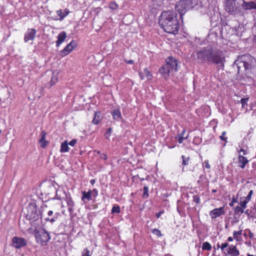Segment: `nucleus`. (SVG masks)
Returning <instances> with one entry per match:
<instances>
[{"mask_svg": "<svg viewBox=\"0 0 256 256\" xmlns=\"http://www.w3.org/2000/svg\"><path fill=\"white\" fill-rule=\"evenodd\" d=\"M91 196L92 198H96L98 196V190L96 188H94L92 190Z\"/></svg>", "mask_w": 256, "mask_h": 256, "instance_id": "obj_40", "label": "nucleus"}, {"mask_svg": "<svg viewBox=\"0 0 256 256\" xmlns=\"http://www.w3.org/2000/svg\"><path fill=\"white\" fill-rule=\"evenodd\" d=\"M242 230H240L238 231H234L233 232L234 238L236 242H240L242 240Z\"/></svg>", "mask_w": 256, "mask_h": 256, "instance_id": "obj_25", "label": "nucleus"}, {"mask_svg": "<svg viewBox=\"0 0 256 256\" xmlns=\"http://www.w3.org/2000/svg\"><path fill=\"white\" fill-rule=\"evenodd\" d=\"M234 239V237H233V238H232V236H229V237L228 238V242H230L233 241Z\"/></svg>", "mask_w": 256, "mask_h": 256, "instance_id": "obj_59", "label": "nucleus"}, {"mask_svg": "<svg viewBox=\"0 0 256 256\" xmlns=\"http://www.w3.org/2000/svg\"><path fill=\"white\" fill-rule=\"evenodd\" d=\"M34 236L37 242L40 244L42 246H46L50 238L49 233L44 229L38 230L34 228Z\"/></svg>", "mask_w": 256, "mask_h": 256, "instance_id": "obj_4", "label": "nucleus"}, {"mask_svg": "<svg viewBox=\"0 0 256 256\" xmlns=\"http://www.w3.org/2000/svg\"><path fill=\"white\" fill-rule=\"evenodd\" d=\"M112 118L114 120L119 121L122 118V114L119 108L114 109L111 112Z\"/></svg>", "mask_w": 256, "mask_h": 256, "instance_id": "obj_20", "label": "nucleus"}, {"mask_svg": "<svg viewBox=\"0 0 256 256\" xmlns=\"http://www.w3.org/2000/svg\"><path fill=\"white\" fill-rule=\"evenodd\" d=\"M124 62L126 64H134V61L133 60H124Z\"/></svg>", "mask_w": 256, "mask_h": 256, "instance_id": "obj_52", "label": "nucleus"}, {"mask_svg": "<svg viewBox=\"0 0 256 256\" xmlns=\"http://www.w3.org/2000/svg\"><path fill=\"white\" fill-rule=\"evenodd\" d=\"M256 62V60L250 54H244L236 60L237 64L240 67L242 65L246 70L251 68V66L254 62Z\"/></svg>", "mask_w": 256, "mask_h": 256, "instance_id": "obj_5", "label": "nucleus"}, {"mask_svg": "<svg viewBox=\"0 0 256 256\" xmlns=\"http://www.w3.org/2000/svg\"><path fill=\"white\" fill-rule=\"evenodd\" d=\"M212 246L210 243L208 242H203L202 244V250H204L210 251L212 250Z\"/></svg>", "mask_w": 256, "mask_h": 256, "instance_id": "obj_28", "label": "nucleus"}, {"mask_svg": "<svg viewBox=\"0 0 256 256\" xmlns=\"http://www.w3.org/2000/svg\"><path fill=\"white\" fill-rule=\"evenodd\" d=\"M82 256H91L90 251L88 250V248H85L82 252Z\"/></svg>", "mask_w": 256, "mask_h": 256, "instance_id": "obj_38", "label": "nucleus"}, {"mask_svg": "<svg viewBox=\"0 0 256 256\" xmlns=\"http://www.w3.org/2000/svg\"><path fill=\"white\" fill-rule=\"evenodd\" d=\"M226 252H224V256L230 255L232 256H238L240 254V251L237 248L236 246L231 244L228 246L226 249Z\"/></svg>", "mask_w": 256, "mask_h": 256, "instance_id": "obj_12", "label": "nucleus"}, {"mask_svg": "<svg viewBox=\"0 0 256 256\" xmlns=\"http://www.w3.org/2000/svg\"><path fill=\"white\" fill-rule=\"evenodd\" d=\"M152 232L158 236H162L161 232L158 228L153 229Z\"/></svg>", "mask_w": 256, "mask_h": 256, "instance_id": "obj_44", "label": "nucleus"}, {"mask_svg": "<svg viewBox=\"0 0 256 256\" xmlns=\"http://www.w3.org/2000/svg\"><path fill=\"white\" fill-rule=\"evenodd\" d=\"M192 5V1L190 0H180V2L176 3L175 6V10L180 14V17L182 21L183 16L186 12L187 8L188 7H191Z\"/></svg>", "mask_w": 256, "mask_h": 256, "instance_id": "obj_6", "label": "nucleus"}, {"mask_svg": "<svg viewBox=\"0 0 256 256\" xmlns=\"http://www.w3.org/2000/svg\"><path fill=\"white\" fill-rule=\"evenodd\" d=\"M232 202L236 203L238 202V198H237L235 197L234 196H233L232 198Z\"/></svg>", "mask_w": 256, "mask_h": 256, "instance_id": "obj_54", "label": "nucleus"}, {"mask_svg": "<svg viewBox=\"0 0 256 256\" xmlns=\"http://www.w3.org/2000/svg\"><path fill=\"white\" fill-rule=\"evenodd\" d=\"M204 165L205 167L207 168V169H210V164H209V162L208 160H205L204 162Z\"/></svg>", "mask_w": 256, "mask_h": 256, "instance_id": "obj_46", "label": "nucleus"}, {"mask_svg": "<svg viewBox=\"0 0 256 256\" xmlns=\"http://www.w3.org/2000/svg\"><path fill=\"white\" fill-rule=\"evenodd\" d=\"M112 214L116 213L120 214V208L119 206H114L112 209Z\"/></svg>", "mask_w": 256, "mask_h": 256, "instance_id": "obj_34", "label": "nucleus"}, {"mask_svg": "<svg viewBox=\"0 0 256 256\" xmlns=\"http://www.w3.org/2000/svg\"><path fill=\"white\" fill-rule=\"evenodd\" d=\"M118 7V4L114 2H112L110 3L109 8L112 10H116Z\"/></svg>", "mask_w": 256, "mask_h": 256, "instance_id": "obj_36", "label": "nucleus"}, {"mask_svg": "<svg viewBox=\"0 0 256 256\" xmlns=\"http://www.w3.org/2000/svg\"><path fill=\"white\" fill-rule=\"evenodd\" d=\"M78 46L76 41L72 40L60 52L62 57L65 56L72 52Z\"/></svg>", "mask_w": 256, "mask_h": 256, "instance_id": "obj_8", "label": "nucleus"}, {"mask_svg": "<svg viewBox=\"0 0 256 256\" xmlns=\"http://www.w3.org/2000/svg\"><path fill=\"white\" fill-rule=\"evenodd\" d=\"M57 218H58V216L56 217L55 216H54L53 218H52L48 217V218H45L44 220L46 222H50L52 223H53L56 222Z\"/></svg>", "mask_w": 256, "mask_h": 256, "instance_id": "obj_45", "label": "nucleus"}, {"mask_svg": "<svg viewBox=\"0 0 256 256\" xmlns=\"http://www.w3.org/2000/svg\"><path fill=\"white\" fill-rule=\"evenodd\" d=\"M148 190H149V188H148V186H144V188H143L144 192H143V194L142 196V197L143 198L146 199L148 198V196H149Z\"/></svg>", "mask_w": 256, "mask_h": 256, "instance_id": "obj_29", "label": "nucleus"}, {"mask_svg": "<svg viewBox=\"0 0 256 256\" xmlns=\"http://www.w3.org/2000/svg\"><path fill=\"white\" fill-rule=\"evenodd\" d=\"M238 160V166L242 169L246 167V164L249 162L246 157L241 154H239Z\"/></svg>", "mask_w": 256, "mask_h": 256, "instance_id": "obj_16", "label": "nucleus"}, {"mask_svg": "<svg viewBox=\"0 0 256 256\" xmlns=\"http://www.w3.org/2000/svg\"><path fill=\"white\" fill-rule=\"evenodd\" d=\"M47 132L45 130H42L40 133V138L38 140V142L42 148H45L48 144V142L46 140Z\"/></svg>", "mask_w": 256, "mask_h": 256, "instance_id": "obj_13", "label": "nucleus"}, {"mask_svg": "<svg viewBox=\"0 0 256 256\" xmlns=\"http://www.w3.org/2000/svg\"><path fill=\"white\" fill-rule=\"evenodd\" d=\"M253 130H254L253 128H250L249 132L250 133L252 132H253Z\"/></svg>", "mask_w": 256, "mask_h": 256, "instance_id": "obj_63", "label": "nucleus"}, {"mask_svg": "<svg viewBox=\"0 0 256 256\" xmlns=\"http://www.w3.org/2000/svg\"><path fill=\"white\" fill-rule=\"evenodd\" d=\"M144 74L148 80H150L152 79V75L148 68H145L144 70Z\"/></svg>", "mask_w": 256, "mask_h": 256, "instance_id": "obj_30", "label": "nucleus"}, {"mask_svg": "<svg viewBox=\"0 0 256 256\" xmlns=\"http://www.w3.org/2000/svg\"><path fill=\"white\" fill-rule=\"evenodd\" d=\"M166 64L172 72H176L178 70V60L176 58L172 56H169L166 60Z\"/></svg>", "mask_w": 256, "mask_h": 256, "instance_id": "obj_9", "label": "nucleus"}, {"mask_svg": "<svg viewBox=\"0 0 256 256\" xmlns=\"http://www.w3.org/2000/svg\"><path fill=\"white\" fill-rule=\"evenodd\" d=\"M158 23L160 28L166 32L176 34L178 32L180 24L177 14L173 10H164L159 17Z\"/></svg>", "mask_w": 256, "mask_h": 256, "instance_id": "obj_1", "label": "nucleus"}, {"mask_svg": "<svg viewBox=\"0 0 256 256\" xmlns=\"http://www.w3.org/2000/svg\"><path fill=\"white\" fill-rule=\"evenodd\" d=\"M96 153H97L98 154H100V156L101 155V154H102L101 153V152H100V150H98V151L96 152Z\"/></svg>", "mask_w": 256, "mask_h": 256, "instance_id": "obj_62", "label": "nucleus"}, {"mask_svg": "<svg viewBox=\"0 0 256 256\" xmlns=\"http://www.w3.org/2000/svg\"><path fill=\"white\" fill-rule=\"evenodd\" d=\"M225 10L228 13H232L234 10V4L230 1H228L225 6Z\"/></svg>", "mask_w": 256, "mask_h": 256, "instance_id": "obj_26", "label": "nucleus"}, {"mask_svg": "<svg viewBox=\"0 0 256 256\" xmlns=\"http://www.w3.org/2000/svg\"><path fill=\"white\" fill-rule=\"evenodd\" d=\"M102 119V114L100 111L94 112V118L92 120V122L94 124L98 125L100 124Z\"/></svg>", "mask_w": 256, "mask_h": 256, "instance_id": "obj_17", "label": "nucleus"}, {"mask_svg": "<svg viewBox=\"0 0 256 256\" xmlns=\"http://www.w3.org/2000/svg\"><path fill=\"white\" fill-rule=\"evenodd\" d=\"M70 150V148L68 146V140H64L60 145V152L62 153L68 152Z\"/></svg>", "mask_w": 256, "mask_h": 256, "instance_id": "obj_24", "label": "nucleus"}, {"mask_svg": "<svg viewBox=\"0 0 256 256\" xmlns=\"http://www.w3.org/2000/svg\"><path fill=\"white\" fill-rule=\"evenodd\" d=\"M234 210V214L240 215L244 212V209L239 206H236Z\"/></svg>", "mask_w": 256, "mask_h": 256, "instance_id": "obj_27", "label": "nucleus"}, {"mask_svg": "<svg viewBox=\"0 0 256 256\" xmlns=\"http://www.w3.org/2000/svg\"><path fill=\"white\" fill-rule=\"evenodd\" d=\"M28 232L30 234H34V230H33V228H30L28 230Z\"/></svg>", "mask_w": 256, "mask_h": 256, "instance_id": "obj_55", "label": "nucleus"}, {"mask_svg": "<svg viewBox=\"0 0 256 256\" xmlns=\"http://www.w3.org/2000/svg\"><path fill=\"white\" fill-rule=\"evenodd\" d=\"M193 202L196 203L197 204L200 203V197L198 195H194L192 196Z\"/></svg>", "mask_w": 256, "mask_h": 256, "instance_id": "obj_41", "label": "nucleus"}, {"mask_svg": "<svg viewBox=\"0 0 256 256\" xmlns=\"http://www.w3.org/2000/svg\"><path fill=\"white\" fill-rule=\"evenodd\" d=\"M66 38V34L63 31L60 32L58 36V40L56 41V46L58 47L60 44L64 42Z\"/></svg>", "mask_w": 256, "mask_h": 256, "instance_id": "obj_18", "label": "nucleus"}, {"mask_svg": "<svg viewBox=\"0 0 256 256\" xmlns=\"http://www.w3.org/2000/svg\"><path fill=\"white\" fill-rule=\"evenodd\" d=\"M100 158L102 159L106 160L108 159V156H107L106 154H104V153H102V154H101V155L100 156Z\"/></svg>", "mask_w": 256, "mask_h": 256, "instance_id": "obj_48", "label": "nucleus"}, {"mask_svg": "<svg viewBox=\"0 0 256 256\" xmlns=\"http://www.w3.org/2000/svg\"><path fill=\"white\" fill-rule=\"evenodd\" d=\"M234 202H231L229 204V206H230V207H232L234 206Z\"/></svg>", "mask_w": 256, "mask_h": 256, "instance_id": "obj_61", "label": "nucleus"}, {"mask_svg": "<svg viewBox=\"0 0 256 256\" xmlns=\"http://www.w3.org/2000/svg\"><path fill=\"white\" fill-rule=\"evenodd\" d=\"M160 73L162 75V77L165 79H167L169 76V74L172 72L171 70L164 64L161 66L158 70Z\"/></svg>", "mask_w": 256, "mask_h": 256, "instance_id": "obj_14", "label": "nucleus"}, {"mask_svg": "<svg viewBox=\"0 0 256 256\" xmlns=\"http://www.w3.org/2000/svg\"><path fill=\"white\" fill-rule=\"evenodd\" d=\"M248 236L250 238H253L254 237V234L250 231H249Z\"/></svg>", "mask_w": 256, "mask_h": 256, "instance_id": "obj_57", "label": "nucleus"}, {"mask_svg": "<svg viewBox=\"0 0 256 256\" xmlns=\"http://www.w3.org/2000/svg\"><path fill=\"white\" fill-rule=\"evenodd\" d=\"M76 140L73 139L70 140L69 143H68V144H70L72 146H74L76 145Z\"/></svg>", "mask_w": 256, "mask_h": 256, "instance_id": "obj_47", "label": "nucleus"}, {"mask_svg": "<svg viewBox=\"0 0 256 256\" xmlns=\"http://www.w3.org/2000/svg\"><path fill=\"white\" fill-rule=\"evenodd\" d=\"M249 98H242L240 100V103L242 106V108H245L248 106V100Z\"/></svg>", "mask_w": 256, "mask_h": 256, "instance_id": "obj_35", "label": "nucleus"}, {"mask_svg": "<svg viewBox=\"0 0 256 256\" xmlns=\"http://www.w3.org/2000/svg\"><path fill=\"white\" fill-rule=\"evenodd\" d=\"M139 76L142 80H144L146 77L144 72H139Z\"/></svg>", "mask_w": 256, "mask_h": 256, "instance_id": "obj_51", "label": "nucleus"}, {"mask_svg": "<svg viewBox=\"0 0 256 256\" xmlns=\"http://www.w3.org/2000/svg\"><path fill=\"white\" fill-rule=\"evenodd\" d=\"M26 212H24L26 218L32 224L39 221L42 217V213L38 210L35 202H30L26 208Z\"/></svg>", "mask_w": 256, "mask_h": 256, "instance_id": "obj_3", "label": "nucleus"}, {"mask_svg": "<svg viewBox=\"0 0 256 256\" xmlns=\"http://www.w3.org/2000/svg\"><path fill=\"white\" fill-rule=\"evenodd\" d=\"M242 8L246 10H251L252 9L256 8V2H246L244 0L243 3L242 4Z\"/></svg>", "mask_w": 256, "mask_h": 256, "instance_id": "obj_15", "label": "nucleus"}, {"mask_svg": "<svg viewBox=\"0 0 256 256\" xmlns=\"http://www.w3.org/2000/svg\"><path fill=\"white\" fill-rule=\"evenodd\" d=\"M58 82V74H55L54 72L52 73V76L51 77V80L50 82L48 83V85H49V88L52 87V86L56 84Z\"/></svg>", "mask_w": 256, "mask_h": 256, "instance_id": "obj_23", "label": "nucleus"}, {"mask_svg": "<svg viewBox=\"0 0 256 256\" xmlns=\"http://www.w3.org/2000/svg\"><path fill=\"white\" fill-rule=\"evenodd\" d=\"M186 129H184L182 130V132L180 133V134H178L177 135V136H184V134H186Z\"/></svg>", "mask_w": 256, "mask_h": 256, "instance_id": "obj_50", "label": "nucleus"}, {"mask_svg": "<svg viewBox=\"0 0 256 256\" xmlns=\"http://www.w3.org/2000/svg\"><path fill=\"white\" fill-rule=\"evenodd\" d=\"M27 244V240L23 238L14 236L12 239V246L17 249L26 246Z\"/></svg>", "mask_w": 256, "mask_h": 256, "instance_id": "obj_7", "label": "nucleus"}, {"mask_svg": "<svg viewBox=\"0 0 256 256\" xmlns=\"http://www.w3.org/2000/svg\"><path fill=\"white\" fill-rule=\"evenodd\" d=\"M53 213L54 212L52 210H49L48 212V215L50 216H52L53 214Z\"/></svg>", "mask_w": 256, "mask_h": 256, "instance_id": "obj_58", "label": "nucleus"}, {"mask_svg": "<svg viewBox=\"0 0 256 256\" xmlns=\"http://www.w3.org/2000/svg\"><path fill=\"white\" fill-rule=\"evenodd\" d=\"M248 202L246 199H244V198H240V206L242 208L244 209H245L247 206V204Z\"/></svg>", "mask_w": 256, "mask_h": 256, "instance_id": "obj_31", "label": "nucleus"}, {"mask_svg": "<svg viewBox=\"0 0 256 256\" xmlns=\"http://www.w3.org/2000/svg\"><path fill=\"white\" fill-rule=\"evenodd\" d=\"M247 256H254V255H252V254H247Z\"/></svg>", "mask_w": 256, "mask_h": 256, "instance_id": "obj_64", "label": "nucleus"}, {"mask_svg": "<svg viewBox=\"0 0 256 256\" xmlns=\"http://www.w3.org/2000/svg\"><path fill=\"white\" fill-rule=\"evenodd\" d=\"M182 165L184 166H188L189 164V162L190 160V157H186L184 156H182Z\"/></svg>", "mask_w": 256, "mask_h": 256, "instance_id": "obj_32", "label": "nucleus"}, {"mask_svg": "<svg viewBox=\"0 0 256 256\" xmlns=\"http://www.w3.org/2000/svg\"><path fill=\"white\" fill-rule=\"evenodd\" d=\"M253 194H254L253 190H250L249 192L248 196L244 198V199H246L247 201H248L249 202L252 198V196Z\"/></svg>", "mask_w": 256, "mask_h": 256, "instance_id": "obj_39", "label": "nucleus"}, {"mask_svg": "<svg viewBox=\"0 0 256 256\" xmlns=\"http://www.w3.org/2000/svg\"><path fill=\"white\" fill-rule=\"evenodd\" d=\"M226 132H223L222 134V135L220 136V138L222 140L225 141L226 142H227L228 138L226 136Z\"/></svg>", "mask_w": 256, "mask_h": 256, "instance_id": "obj_43", "label": "nucleus"}, {"mask_svg": "<svg viewBox=\"0 0 256 256\" xmlns=\"http://www.w3.org/2000/svg\"><path fill=\"white\" fill-rule=\"evenodd\" d=\"M240 152H242L243 155H246L248 154L247 151L243 148H240L239 151V154H240Z\"/></svg>", "mask_w": 256, "mask_h": 256, "instance_id": "obj_53", "label": "nucleus"}, {"mask_svg": "<svg viewBox=\"0 0 256 256\" xmlns=\"http://www.w3.org/2000/svg\"><path fill=\"white\" fill-rule=\"evenodd\" d=\"M228 246V242L222 243L220 246L218 243L216 244L217 249H218L220 248L222 251L224 252V248H226Z\"/></svg>", "mask_w": 256, "mask_h": 256, "instance_id": "obj_33", "label": "nucleus"}, {"mask_svg": "<svg viewBox=\"0 0 256 256\" xmlns=\"http://www.w3.org/2000/svg\"><path fill=\"white\" fill-rule=\"evenodd\" d=\"M112 132V128H109L107 129L106 132L104 134V136L106 138H109V137L110 136Z\"/></svg>", "mask_w": 256, "mask_h": 256, "instance_id": "obj_42", "label": "nucleus"}, {"mask_svg": "<svg viewBox=\"0 0 256 256\" xmlns=\"http://www.w3.org/2000/svg\"><path fill=\"white\" fill-rule=\"evenodd\" d=\"M56 14L60 17L59 20H62L66 18L70 13V10L68 8H66L64 12H62V10H58L56 11Z\"/></svg>", "mask_w": 256, "mask_h": 256, "instance_id": "obj_21", "label": "nucleus"}, {"mask_svg": "<svg viewBox=\"0 0 256 256\" xmlns=\"http://www.w3.org/2000/svg\"><path fill=\"white\" fill-rule=\"evenodd\" d=\"M164 213V210H161V211H160L159 212H157L156 214V218H159L161 215Z\"/></svg>", "mask_w": 256, "mask_h": 256, "instance_id": "obj_49", "label": "nucleus"}, {"mask_svg": "<svg viewBox=\"0 0 256 256\" xmlns=\"http://www.w3.org/2000/svg\"><path fill=\"white\" fill-rule=\"evenodd\" d=\"M66 202L68 208V212L71 214L74 210V202L71 196H66Z\"/></svg>", "mask_w": 256, "mask_h": 256, "instance_id": "obj_19", "label": "nucleus"}, {"mask_svg": "<svg viewBox=\"0 0 256 256\" xmlns=\"http://www.w3.org/2000/svg\"><path fill=\"white\" fill-rule=\"evenodd\" d=\"M193 142H194V144H197V143L198 144V143H199V142H200V140H199V138H198H198L195 137V138H194V140Z\"/></svg>", "mask_w": 256, "mask_h": 256, "instance_id": "obj_56", "label": "nucleus"}, {"mask_svg": "<svg viewBox=\"0 0 256 256\" xmlns=\"http://www.w3.org/2000/svg\"><path fill=\"white\" fill-rule=\"evenodd\" d=\"M188 134L186 136H176V138L178 140V142L179 144H182L184 140H186L188 138Z\"/></svg>", "mask_w": 256, "mask_h": 256, "instance_id": "obj_37", "label": "nucleus"}, {"mask_svg": "<svg viewBox=\"0 0 256 256\" xmlns=\"http://www.w3.org/2000/svg\"><path fill=\"white\" fill-rule=\"evenodd\" d=\"M198 58L206 61L208 64H212L218 68L224 69L226 62V56L224 52L220 50L203 49L197 52Z\"/></svg>", "mask_w": 256, "mask_h": 256, "instance_id": "obj_2", "label": "nucleus"}, {"mask_svg": "<svg viewBox=\"0 0 256 256\" xmlns=\"http://www.w3.org/2000/svg\"><path fill=\"white\" fill-rule=\"evenodd\" d=\"M96 182V180L94 179H92L90 180V183L92 184H94Z\"/></svg>", "mask_w": 256, "mask_h": 256, "instance_id": "obj_60", "label": "nucleus"}, {"mask_svg": "<svg viewBox=\"0 0 256 256\" xmlns=\"http://www.w3.org/2000/svg\"><path fill=\"white\" fill-rule=\"evenodd\" d=\"M225 214L224 206L216 208L210 212V216L212 219H215Z\"/></svg>", "mask_w": 256, "mask_h": 256, "instance_id": "obj_11", "label": "nucleus"}, {"mask_svg": "<svg viewBox=\"0 0 256 256\" xmlns=\"http://www.w3.org/2000/svg\"><path fill=\"white\" fill-rule=\"evenodd\" d=\"M82 200L84 202L86 200L90 201L92 200V196H91V190H90L88 192L82 191Z\"/></svg>", "mask_w": 256, "mask_h": 256, "instance_id": "obj_22", "label": "nucleus"}, {"mask_svg": "<svg viewBox=\"0 0 256 256\" xmlns=\"http://www.w3.org/2000/svg\"><path fill=\"white\" fill-rule=\"evenodd\" d=\"M36 30L34 28H28L24 34V40L25 42H28L30 40H34L36 38Z\"/></svg>", "mask_w": 256, "mask_h": 256, "instance_id": "obj_10", "label": "nucleus"}]
</instances>
